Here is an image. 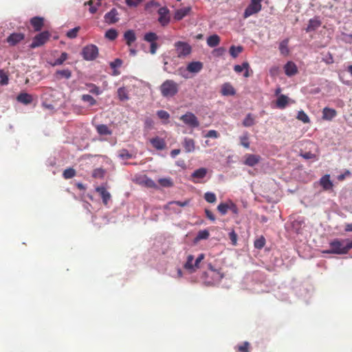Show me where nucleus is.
<instances>
[{
    "label": "nucleus",
    "mask_w": 352,
    "mask_h": 352,
    "mask_svg": "<svg viewBox=\"0 0 352 352\" xmlns=\"http://www.w3.org/2000/svg\"><path fill=\"white\" fill-rule=\"evenodd\" d=\"M331 249L324 250L325 254H346L352 248V241L335 239L329 243Z\"/></svg>",
    "instance_id": "f257e3e1"
},
{
    "label": "nucleus",
    "mask_w": 352,
    "mask_h": 352,
    "mask_svg": "<svg viewBox=\"0 0 352 352\" xmlns=\"http://www.w3.org/2000/svg\"><path fill=\"white\" fill-rule=\"evenodd\" d=\"M160 92L165 98L175 96L179 91L178 84L173 80H165L160 86Z\"/></svg>",
    "instance_id": "f03ea898"
},
{
    "label": "nucleus",
    "mask_w": 352,
    "mask_h": 352,
    "mask_svg": "<svg viewBox=\"0 0 352 352\" xmlns=\"http://www.w3.org/2000/svg\"><path fill=\"white\" fill-rule=\"evenodd\" d=\"M262 0H251L250 3L245 10L243 16L245 18H248L256 13H258L262 8L261 6Z\"/></svg>",
    "instance_id": "7ed1b4c3"
},
{
    "label": "nucleus",
    "mask_w": 352,
    "mask_h": 352,
    "mask_svg": "<svg viewBox=\"0 0 352 352\" xmlns=\"http://www.w3.org/2000/svg\"><path fill=\"white\" fill-rule=\"evenodd\" d=\"M186 125L191 128H197L199 126L197 118L192 112H187L179 118Z\"/></svg>",
    "instance_id": "20e7f679"
},
{
    "label": "nucleus",
    "mask_w": 352,
    "mask_h": 352,
    "mask_svg": "<svg viewBox=\"0 0 352 352\" xmlns=\"http://www.w3.org/2000/svg\"><path fill=\"white\" fill-rule=\"evenodd\" d=\"M82 54L86 60H92L98 56V49L96 45H86L82 50Z\"/></svg>",
    "instance_id": "39448f33"
},
{
    "label": "nucleus",
    "mask_w": 352,
    "mask_h": 352,
    "mask_svg": "<svg viewBox=\"0 0 352 352\" xmlns=\"http://www.w3.org/2000/svg\"><path fill=\"white\" fill-rule=\"evenodd\" d=\"M159 19L160 24L165 26L170 22L169 10L166 7L160 8L158 10Z\"/></svg>",
    "instance_id": "423d86ee"
},
{
    "label": "nucleus",
    "mask_w": 352,
    "mask_h": 352,
    "mask_svg": "<svg viewBox=\"0 0 352 352\" xmlns=\"http://www.w3.org/2000/svg\"><path fill=\"white\" fill-rule=\"evenodd\" d=\"M204 68V64L201 61H192L189 63L186 68V71L193 74L200 72Z\"/></svg>",
    "instance_id": "0eeeda50"
},
{
    "label": "nucleus",
    "mask_w": 352,
    "mask_h": 352,
    "mask_svg": "<svg viewBox=\"0 0 352 352\" xmlns=\"http://www.w3.org/2000/svg\"><path fill=\"white\" fill-rule=\"evenodd\" d=\"M245 160L243 162V164L248 166H254L258 164L261 161V156L258 155H254V154H246L244 156Z\"/></svg>",
    "instance_id": "6e6552de"
},
{
    "label": "nucleus",
    "mask_w": 352,
    "mask_h": 352,
    "mask_svg": "<svg viewBox=\"0 0 352 352\" xmlns=\"http://www.w3.org/2000/svg\"><path fill=\"white\" fill-rule=\"evenodd\" d=\"M322 25V21L320 19L319 16H315L312 19H310L308 22L307 27L305 30L307 32H311L316 30L319 28Z\"/></svg>",
    "instance_id": "1a4fd4ad"
},
{
    "label": "nucleus",
    "mask_w": 352,
    "mask_h": 352,
    "mask_svg": "<svg viewBox=\"0 0 352 352\" xmlns=\"http://www.w3.org/2000/svg\"><path fill=\"white\" fill-rule=\"evenodd\" d=\"M104 21L108 24H113L118 21V12L116 8L111 9L109 12L106 13L104 16Z\"/></svg>",
    "instance_id": "9d476101"
},
{
    "label": "nucleus",
    "mask_w": 352,
    "mask_h": 352,
    "mask_svg": "<svg viewBox=\"0 0 352 352\" xmlns=\"http://www.w3.org/2000/svg\"><path fill=\"white\" fill-rule=\"evenodd\" d=\"M175 53L178 58H184L188 56L191 52L192 48L190 45H175Z\"/></svg>",
    "instance_id": "9b49d317"
},
{
    "label": "nucleus",
    "mask_w": 352,
    "mask_h": 352,
    "mask_svg": "<svg viewBox=\"0 0 352 352\" xmlns=\"http://www.w3.org/2000/svg\"><path fill=\"white\" fill-rule=\"evenodd\" d=\"M50 34L48 31H44L36 34L32 44H45L48 41Z\"/></svg>",
    "instance_id": "f8f14e48"
},
{
    "label": "nucleus",
    "mask_w": 352,
    "mask_h": 352,
    "mask_svg": "<svg viewBox=\"0 0 352 352\" xmlns=\"http://www.w3.org/2000/svg\"><path fill=\"white\" fill-rule=\"evenodd\" d=\"M285 73L287 76H293L298 74V70L296 65L292 62H287L284 66Z\"/></svg>",
    "instance_id": "ddd939ff"
},
{
    "label": "nucleus",
    "mask_w": 352,
    "mask_h": 352,
    "mask_svg": "<svg viewBox=\"0 0 352 352\" xmlns=\"http://www.w3.org/2000/svg\"><path fill=\"white\" fill-rule=\"evenodd\" d=\"M96 191L100 194L102 197L103 204L106 206L107 205L109 201L110 200L111 196L110 193L107 190V189L104 186H98L96 188Z\"/></svg>",
    "instance_id": "4468645a"
},
{
    "label": "nucleus",
    "mask_w": 352,
    "mask_h": 352,
    "mask_svg": "<svg viewBox=\"0 0 352 352\" xmlns=\"http://www.w3.org/2000/svg\"><path fill=\"white\" fill-rule=\"evenodd\" d=\"M30 24L36 32L40 31L44 25V19L43 17L34 16L31 19Z\"/></svg>",
    "instance_id": "2eb2a0df"
},
{
    "label": "nucleus",
    "mask_w": 352,
    "mask_h": 352,
    "mask_svg": "<svg viewBox=\"0 0 352 352\" xmlns=\"http://www.w3.org/2000/svg\"><path fill=\"white\" fill-rule=\"evenodd\" d=\"M190 10H191V7H190V6L178 9L175 12L174 19L176 21H180L183 18L186 16L188 14H189Z\"/></svg>",
    "instance_id": "dca6fc26"
},
{
    "label": "nucleus",
    "mask_w": 352,
    "mask_h": 352,
    "mask_svg": "<svg viewBox=\"0 0 352 352\" xmlns=\"http://www.w3.org/2000/svg\"><path fill=\"white\" fill-rule=\"evenodd\" d=\"M24 34L21 32L12 33L7 38L9 44H16L24 39Z\"/></svg>",
    "instance_id": "f3484780"
},
{
    "label": "nucleus",
    "mask_w": 352,
    "mask_h": 352,
    "mask_svg": "<svg viewBox=\"0 0 352 352\" xmlns=\"http://www.w3.org/2000/svg\"><path fill=\"white\" fill-rule=\"evenodd\" d=\"M150 142L157 150H163L166 147V142L164 139L159 137H155L151 139Z\"/></svg>",
    "instance_id": "a211bd4d"
},
{
    "label": "nucleus",
    "mask_w": 352,
    "mask_h": 352,
    "mask_svg": "<svg viewBox=\"0 0 352 352\" xmlns=\"http://www.w3.org/2000/svg\"><path fill=\"white\" fill-rule=\"evenodd\" d=\"M122 63L123 61L120 58H116L113 61L110 62L109 65L113 69V76H118L120 74V71L118 69L121 67Z\"/></svg>",
    "instance_id": "6ab92c4d"
},
{
    "label": "nucleus",
    "mask_w": 352,
    "mask_h": 352,
    "mask_svg": "<svg viewBox=\"0 0 352 352\" xmlns=\"http://www.w3.org/2000/svg\"><path fill=\"white\" fill-rule=\"evenodd\" d=\"M320 184L324 190H330L333 188V183L330 179L329 175L322 176L320 179Z\"/></svg>",
    "instance_id": "aec40b11"
},
{
    "label": "nucleus",
    "mask_w": 352,
    "mask_h": 352,
    "mask_svg": "<svg viewBox=\"0 0 352 352\" xmlns=\"http://www.w3.org/2000/svg\"><path fill=\"white\" fill-rule=\"evenodd\" d=\"M337 115V111L334 109L324 107L322 110V119L324 120H331Z\"/></svg>",
    "instance_id": "412c9836"
},
{
    "label": "nucleus",
    "mask_w": 352,
    "mask_h": 352,
    "mask_svg": "<svg viewBox=\"0 0 352 352\" xmlns=\"http://www.w3.org/2000/svg\"><path fill=\"white\" fill-rule=\"evenodd\" d=\"M183 146L186 153L193 152L195 149V143L194 140L188 138H185L183 142Z\"/></svg>",
    "instance_id": "4be33fe9"
},
{
    "label": "nucleus",
    "mask_w": 352,
    "mask_h": 352,
    "mask_svg": "<svg viewBox=\"0 0 352 352\" xmlns=\"http://www.w3.org/2000/svg\"><path fill=\"white\" fill-rule=\"evenodd\" d=\"M16 100L18 102L24 104H29L32 103L33 98L32 95L28 94V93H20L17 97Z\"/></svg>",
    "instance_id": "5701e85b"
},
{
    "label": "nucleus",
    "mask_w": 352,
    "mask_h": 352,
    "mask_svg": "<svg viewBox=\"0 0 352 352\" xmlns=\"http://www.w3.org/2000/svg\"><path fill=\"white\" fill-rule=\"evenodd\" d=\"M96 129L100 135H110L112 134V131L106 124H97L96 125Z\"/></svg>",
    "instance_id": "b1692460"
},
{
    "label": "nucleus",
    "mask_w": 352,
    "mask_h": 352,
    "mask_svg": "<svg viewBox=\"0 0 352 352\" xmlns=\"http://www.w3.org/2000/svg\"><path fill=\"white\" fill-rule=\"evenodd\" d=\"M221 94L223 96H233L235 94V90L231 84L226 82L222 85Z\"/></svg>",
    "instance_id": "393cba45"
},
{
    "label": "nucleus",
    "mask_w": 352,
    "mask_h": 352,
    "mask_svg": "<svg viewBox=\"0 0 352 352\" xmlns=\"http://www.w3.org/2000/svg\"><path fill=\"white\" fill-rule=\"evenodd\" d=\"M55 75L58 79H69L72 76V72L68 69L57 70Z\"/></svg>",
    "instance_id": "a878e982"
},
{
    "label": "nucleus",
    "mask_w": 352,
    "mask_h": 352,
    "mask_svg": "<svg viewBox=\"0 0 352 352\" xmlns=\"http://www.w3.org/2000/svg\"><path fill=\"white\" fill-rule=\"evenodd\" d=\"M289 98L285 95H280L276 100V107L279 109H285L288 103Z\"/></svg>",
    "instance_id": "bb28decb"
},
{
    "label": "nucleus",
    "mask_w": 352,
    "mask_h": 352,
    "mask_svg": "<svg viewBox=\"0 0 352 352\" xmlns=\"http://www.w3.org/2000/svg\"><path fill=\"white\" fill-rule=\"evenodd\" d=\"M194 260V256L192 255H188L187 257V261L184 264V268L188 270L190 273L195 272L196 271L195 264H192V261Z\"/></svg>",
    "instance_id": "cd10ccee"
},
{
    "label": "nucleus",
    "mask_w": 352,
    "mask_h": 352,
    "mask_svg": "<svg viewBox=\"0 0 352 352\" xmlns=\"http://www.w3.org/2000/svg\"><path fill=\"white\" fill-rule=\"evenodd\" d=\"M124 38L128 44L133 43L136 40L135 33L132 30H127L124 34Z\"/></svg>",
    "instance_id": "c85d7f7f"
},
{
    "label": "nucleus",
    "mask_w": 352,
    "mask_h": 352,
    "mask_svg": "<svg viewBox=\"0 0 352 352\" xmlns=\"http://www.w3.org/2000/svg\"><path fill=\"white\" fill-rule=\"evenodd\" d=\"M140 183L148 188L156 187L155 182L151 178L146 177V175H144L143 177L140 178Z\"/></svg>",
    "instance_id": "c756f323"
},
{
    "label": "nucleus",
    "mask_w": 352,
    "mask_h": 352,
    "mask_svg": "<svg viewBox=\"0 0 352 352\" xmlns=\"http://www.w3.org/2000/svg\"><path fill=\"white\" fill-rule=\"evenodd\" d=\"M255 124V116L252 113H248L243 120V125L245 127H250Z\"/></svg>",
    "instance_id": "7c9ffc66"
},
{
    "label": "nucleus",
    "mask_w": 352,
    "mask_h": 352,
    "mask_svg": "<svg viewBox=\"0 0 352 352\" xmlns=\"http://www.w3.org/2000/svg\"><path fill=\"white\" fill-rule=\"evenodd\" d=\"M207 174V169L205 168H200L195 170L191 175L192 178L203 179Z\"/></svg>",
    "instance_id": "2f4dec72"
},
{
    "label": "nucleus",
    "mask_w": 352,
    "mask_h": 352,
    "mask_svg": "<svg viewBox=\"0 0 352 352\" xmlns=\"http://www.w3.org/2000/svg\"><path fill=\"white\" fill-rule=\"evenodd\" d=\"M81 100L85 102H87L89 107L94 106L97 104L96 100L89 94H83L81 96Z\"/></svg>",
    "instance_id": "473e14b6"
},
{
    "label": "nucleus",
    "mask_w": 352,
    "mask_h": 352,
    "mask_svg": "<svg viewBox=\"0 0 352 352\" xmlns=\"http://www.w3.org/2000/svg\"><path fill=\"white\" fill-rule=\"evenodd\" d=\"M106 174V170L102 168H95L92 172V177L96 179H102Z\"/></svg>",
    "instance_id": "72a5a7b5"
},
{
    "label": "nucleus",
    "mask_w": 352,
    "mask_h": 352,
    "mask_svg": "<svg viewBox=\"0 0 352 352\" xmlns=\"http://www.w3.org/2000/svg\"><path fill=\"white\" fill-rule=\"evenodd\" d=\"M240 144L243 147L248 148L250 147L249 135L248 133H245L243 135L240 136Z\"/></svg>",
    "instance_id": "f704fd0d"
},
{
    "label": "nucleus",
    "mask_w": 352,
    "mask_h": 352,
    "mask_svg": "<svg viewBox=\"0 0 352 352\" xmlns=\"http://www.w3.org/2000/svg\"><path fill=\"white\" fill-rule=\"evenodd\" d=\"M67 54L63 52L60 56L56 59L53 63H50L52 66L60 65L67 59Z\"/></svg>",
    "instance_id": "c9c22d12"
},
{
    "label": "nucleus",
    "mask_w": 352,
    "mask_h": 352,
    "mask_svg": "<svg viewBox=\"0 0 352 352\" xmlns=\"http://www.w3.org/2000/svg\"><path fill=\"white\" fill-rule=\"evenodd\" d=\"M157 36L156 34L153 32H148L144 35V39L145 41L150 43L151 44H155V42L157 40Z\"/></svg>",
    "instance_id": "e433bc0d"
},
{
    "label": "nucleus",
    "mask_w": 352,
    "mask_h": 352,
    "mask_svg": "<svg viewBox=\"0 0 352 352\" xmlns=\"http://www.w3.org/2000/svg\"><path fill=\"white\" fill-rule=\"evenodd\" d=\"M118 96L120 100H126L129 99L128 93L124 87H120L118 89Z\"/></svg>",
    "instance_id": "4c0bfd02"
},
{
    "label": "nucleus",
    "mask_w": 352,
    "mask_h": 352,
    "mask_svg": "<svg viewBox=\"0 0 352 352\" xmlns=\"http://www.w3.org/2000/svg\"><path fill=\"white\" fill-rule=\"evenodd\" d=\"M118 36V32L115 29H109L105 33V37L110 41H114Z\"/></svg>",
    "instance_id": "58836bf2"
},
{
    "label": "nucleus",
    "mask_w": 352,
    "mask_h": 352,
    "mask_svg": "<svg viewBox=\"0 0 352 352\" xmlns=\"http://www.w3.org/2000/svg\"><path fill=\"white\" fill-rule=\"evenodd\" d=\"M297 119L302 121L305 124L310 122V119L309 116L302 110L298 111L297 115Z\"/></svg>",
    "instance_id": "ea45409f"
},
{
    "label": "nucleus",
    "mask_w": 352,
    "mask_h": 352,
    "mask_svg": "<svg viewBox=\"0 0 352 352\" xmlns=\"http://www.w3.org/2000/svg\"><path fill=\"white\" fill-rule=\"evenodd\" d=\"M86 86L89 88V92L96 96L100 95L102 91L100 88L93 83H87Z\"/></svg>",
    "instance_id": "a19ab883"
},
{
    "label": "nucleus",
    "mask_w": 352,
    "mask_h": 352,
    "mask_svg": "<svg viewBox=\"0 0 352 352\" xmlns=\"http://www.w3.org/2000/svg\"><path fill=\"white\" fill-rule=\"evenodd\" d=\"M242 51L243 47L241 45H238L237 47L232 45L230 49V54L232 57L236 58Z\"/></svg>",
    "instance_id": "79ce46f5"
},
{
    "label": "nucleus",
    "mask_w": 352,
    "mask_h": 352,
    "mask_svg": "<svg viewBox=\"0 0 352 352\" xmlns=\"http://www.w3.org/2000/svg\"><path fill=\"white\" fill-rule=\"evenodd\" d=\"M76 175V170L72 168H67L64 170L63 176L65 179H71Z\"/></svg>",
    "instance_id": "37998d69"
},
{
    "label": "nucleus",
    "mask_w": 352,
    "mask_h": 352,
    "mask_svg": "<svg viewBox=\"0 0 352 352\" xmlns=\"http://www.w3.org/2000/svg\"><path fill=\"white\" fill-rule=\"evenodd\" d=\"M265 245V239L264 236H261L258 239H256L254 241V247L256 249L261 250Z\"/></svg>",
    "instance_id": "c03bdc74"
},
{
    "label": "nucleus",
    "mask_w": 352,
    "mask_h": 352,
    "mask_svg": "<svg viewBox=\"0 0 352 352\" xmlns=\"http://www.w3.org/2000/svg\"><path fill=\"white\" fill-rule=\"evenodd\" d=\"M209 232L207 230H200L195 238L196 241L207 239L209 237Z\"/></svg>",
    "instance_id": "a18cd8bd"
},
{
    "label": "nucleus",
    "mask_w": 352,
    "mask_h": 352,
    "mask_svg": "<svg viewBox=\"0 0 352 352\" xmlns=\"http://www.w3.org/2000/svg\"><path fill=\"white\" fill-rule=\"evenodd\" d=\"M118 156L122 160H129L133 157V155L124 148L119 151Z\"/></svg>",
    "instance_id": "49530a36"
},
{
    "label": "nucleus",
    "mask_w": 352,
    "mask_h": 352,
    "mask_svg": "<svg viewBox=\"0 0 352 352\" xmlns=\"http://www.w3.org/2000/svg\"><path fill=\"white\" fill-rule=\"evenodd\" d=\"M0 85H6L8 84V76L3 69H0Z\"/></svg>",
    "instance_id": "de8ad7c7"
},
{
    "label": "nucleus",
    "mask_w": 352,
    "mask_h": 352,
    "mask_svg": "<svg viewBox=\"0 0 352 352\" xmlns=\"http://www.w3.org/2000/svg\"><path fill=\"white\" fill-rule=\"evenodd\" d=\"M204 199L208 203H214L217 201V197L214 193L207 192L204 195Z\"/></svg>",
    "instance_id": "09e8293b"
},
{
    "label": "nucleus",
    "mask_w": 352,
    "mask_h": 352,
    "mask_svg": "<svg viewBox=\"0 0 352 352\" xmlns=\"http://www.w3.org/2000/svg\"><path fill=\"white\" fill-rule=\"evenodd\" d=\"M189 201L186 200L184 201H170L167 204V205L165 206V208H170V206L173 204H176L181 207H184L188 205Z\"/></svg>",
    "instance_id": "8fccbe9b"
},
{
    "label": "nucleus",
    "mask_w": 352,
    "mask_h": 352,
    "mask_svg": "<svg viewBox=\"0 0 352 352\" xmlns=\"http://www.w3.org/2000/svg\"><path fill=\"white\" fill-rule=\"evenodd\" d=\"M250 344L248 342H244L242 344L236 346L239 352H250Z\"/></svg>",
    "instance_id": "3c124183"
},
{
    "label": "nucleus",
    "mask_w": 352,
    "mask_h": 352,
    "mask_svg": "<svg viewBox=\"0 0 352 352\" xmlns=\"http://www.w3.org/2000/svg\"><path fill=\"white\" fill-rule=\"evenodd\" d=\"M157 115L160 119L165 120V121H168V119L170 118V114L164 110L157 111ZM166 122H166L165 123H166Z\"/></svg>",
    "instance_id": "603ef678"
},
{
    "label": "nucleus",
    "mask_w": 352,
    "mask_h": 352,
    "mask_svg": "<svg viewBox=\"0 0 352 352\" xmlns=\"http://www.w3.org/2000/svg\"><path fill=\"white\" fill-rule=\"evenodd\" d=\"M220 42V38L217 34L210 36L207 38V44H219Z\"/></svg>",
    "instance_id": "864d4df0"
},
{
    "label": "nucleus",
    "mask_w": 352,
    "mask_h": 352,
    "mask_svg": "<svg viewBox=\"0 0 352 352\" xmlns=\"http://www.w3.org/2000/svg\"><path fill=\"white\" fill-rule=\"evenodd\" d=\"M158 183L164 187H170L173 186V182L168 178H162L158 180Z\"/></svg>",
    "instance_id": "5fc2aeb1"
},
{
    "label": "nucleus",
    "mask_w": 352,
    "mask_h": 352,
    "mask_svg": "<svg viewBox=\"0 0 352 352\" xmlns=\"http://www.w3.org/2000/svg\"><path fill=\"white\" fill-rule=\"evenodd\" d=\"M228 209L229 206L227 204L221 203L217 206V210L223 215L228 212Z\"/></svg>",
    "instance_id": "6e6d98bb"
},
{
    "label": "nucleus",
    "mask_w": 352,
    "mask_h": 352,
    "mask_svg": "<svg viewBox=\"0 0 352 352\" xmlns=\"http://www.w3.org/2000/svg\"><path fill=\"white\" fill-rule=\"evenodd\" d=\"M245 69H249V64L247 62H244L241 65H236L234 67V70L236 73H241Z\"/></svg>",
    "instance_id": "4d7b16f0"
},
{
    "label": "nucleus",
    "mask_w": 352,
    "mask_h": 352,
    "mask_svg": "<svg viewBox=\"0 0 352 352\" xmlns=\"http://www.w3.org/2000/svg\"><path fill=\"white\" fill-rule=\"evenodd\" d=\"M79 29H80V28H79L78 27H76V28H73V29H72V30H69V31L67 32V34H66L68 38H76V36H77V34H78V31H79Z\"/></svg>",
    "instance_id": "13d9d810"
},
{
    "label": "nucleus",
    "mask_w": 352,
    "mask_h": 352,
    "mask_svg": "<svg viewBox=\"0 0 352 352\" xmlns=\"http://www.w3.org/2000/svg\"><path fill=\"white\" fill-rule=\"evenodd\" d=\"M237 234L235 232V231L234 230H232L230 233H229V239L232 242V244L233 245H236V243H237Z\"/></svg>",
    "instance_id": "bf43d9fd"
},
{
    "label": "nucleus",
    "mask_w": 352,
    "mask_h": 352,
    "mask_svg": "<svg viewBox=\"0 0 352 352\" xmlns=\"http://www.w3.org/2000/svg\"><path fill=\"white\" fill-rule=\"evenodd\" d=\"M142 0H125L126 4L129 7H137Z\"/></svg>",
    "instance_id": "052dcab7"
},
{
    "label": "nucleus",
    "mask_w": 352,
    "mask_h": 352,
    "mask_svg": "<svg viewBox=\"0 0 352 352\" xmlns=\"http://www.w3.org/2000/svg\"><path fill=\"white\" fill-rule=\"evenodd\" d=\"M206 138H217L219 137V133L215 130H210L207 132V133L205 135Z\"/></svg>",
    "instance_id": "680f3d73"
},
{
    "label": "nucleus",
    "mask_w": 352,
    "mask_h": 352,
    "mask_svg": "<svg viewBox=\"0 0 352 352\" xmlns=\"http://www.w3.org/2000/svg\"><path fill=\"white\" fill-rule=\"evenodd\" d=\"M280 52L282 55L283 56H288L289 54V49L288 47V45H280L279 47Z\"/></svg>",
    "instance_id": "e2e57ef3"
},
{
    "label": "nucleus",
    "mask_w": 352,
    "mask_h": 352,
    "mask_svg": "<svg viewBox=\"0 0 352 352\" xmlns=\"http://www.w3.org/2000/svg\"><path fill=\"white\" fill-rule=\"evenodd\" d=\"M205 255L204 254H200L198 257L196 258L195 262V265L196 270L199 268V263L204 259Z\"/></svg>",
    "instance_id": "0e129e2a"
},
{
    "label": "nucleus",
    "mask_w": 352,
    "mask_h": 352,
    "mask_svg": "<svg viewBox=\"0 0 352 352\" xmlns=\"http://www.w3.org/2000/svg\"><path fill=\"white\" fill-rule=\"evenodd\" d=\"M306 160H316V155L311 152H307L302 155Z\"/></svg>",
    "instance_id": "69168bd1"
},
{
    "label": "nucleus",
    "mask_w": 352,
    "mask_h": 352,
    "mask_svg": "<svg viewBox=\"0 0 352 352\" xmlns=\"http://www.w3.org/2000/svg\"><path fill=\"white\" fill-rule=\"evenodd\" d=\"M279 72V67L277 66H274L270 68V74L272 76H276L278 74Z\"/></svg>",
    "instance_id": "338daca9"
},
{
    "label": "nucleus",
    "mask_w": 352,
    "mask_h": 352,
    "mask_svg": "<svg viewBox=\"0 0 352 352\" xmlns=\"http://www.w3.org/2000/svg\"><path fill=\"white\" fill-rule=\"evenodd\" d=\"M205 213H206L207 218H208L210 220H211L212 221H215V217L210 210L206 209Z\"/></svg>",
    "instance_id": "774afa93"
}]
</instances>
